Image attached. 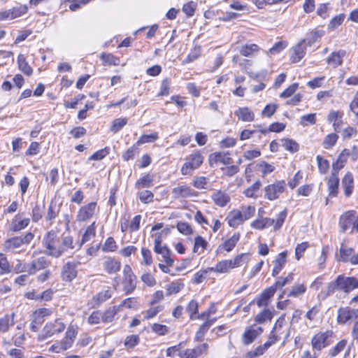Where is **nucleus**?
Here are the masks:
<instances>
[{"mask_svg": "<svg viewBox=\"0 0 358 358\" xmlns=\"http://www.w3.org/2000/svg\"><path fill=\"white\" fill-rule=\"evenodd\" d=\"M282 146L290 152H296L299 150V144L293 139H282Z\"/></svg>", "mask_w": 358, "mask_h": 358, "instance_id": "49", "label": "nucleus"}, {"mask_svg": "<svg viewBox=\"0 0 358 358\" xmlns=\"http://www.w3.org/2000/svg\"><path fill=\"white\" fill-rule=\"evenodd\" d=\"M275 291L273 287H269L264 289L262 294L257 297L251 303H256L259 308L266 307L269 302L271 298L274 295Z\"/></svg>", "mask_w": 358, "mask_h": 358, "instance_id": "15", "label": "nucleus"}, {"mask_svg": "<svg viewBox=\"0 0 358 358\" xmlns=\"http://www.w3.org/2000/svg\"><path fill=\"white\" fill-rule=\"evenodd\" d=\"M138 307V303L135 298H128L118 306L117 311L124 312L127 310H136Z\"/></svg>", "mask_w": 358, "mask_h": 358, "instance_id": "30", "label": "nucleus"}, {"mask_svg": "<svg viewBox=\"0 0 358 358\" xmlns=\"http://www.w3.org/2000/svg\"><path fill=\"white\" fill-rule=\"evenodd\" d=\"M355 214V211L348 210L341 216L339 224L343 232H345L351 226L353 227Z\"/></svg>", "mask_w": 358, "mask_h": 358, "instance_id": "18", "label": "nucleus"}, {"mask_svg": "<svg viewBox=\"0 0 358 358\" xmlns=\"http://www.w3.org/2000/svg\"><path fill=\"white\" fill-rule=\"evenodd\" d=\"M210 160H213L215 163H221L224 165L231 164L233 159L229 157V152H218L210 155Z\"/></svg>", "mask_w": 358, "mask_h": 358, "instance_id": "32", "label": "nucleus"}, {"mask_svg": "<svg viewBox=\"0 0 358 358\" xmlns=\"http://www.w3.org/2000/svg\"><path fill=\"white\" fill-rule=\"evenodd\" d=\"M59 213V208L52 203L48 206L47 215L45 216L46 221L49 222V225H52L53 220L57 217Z\"/></svg>", "mask_w": 358, "mask_h": 358, "instance_id": "53", "label": "nucleus"}, {"mask_svg": "<svg viewBox=\"0 0 358 358\" xmlns=\"http://www.w3.org/2000/svg\"><path fill=\"white\" fill-rule=\"evenodd\" d=\"M78 333V327L76 324H71L65 333L62 340L69 346L72 347Z\"/></svg>", "mask_w": 358, "mask_h": 358, "instance_id": "24", "label": "nucleus"}, {"mask_svg": "<svg viewBox=\"0 0 358 358\" xmlns=\"http://www.w3.org/2000/svg\"><path fill=\"white\" fill-rule=\"evenodd\" d=\"M281 332H278V331L271 330L268 336L267 341L262 344L264 348L268 350V349L271 347L273 345L275 344L280 340V334Z\"/></svg>", "mask_w": 358, "mask_h": 358, "instance_id": "40", "label": "nucleus"}, {"mask_svg": "<svg viewBox=\"0 0 358 358\" xmlns=\"http://www.w3.org/2000/svg\"><path fill=\"white\" fill-rule=\"evenodd\" d=\"M287 252L283 251L278 254L275 259L273 261L274 267L272 271V275L277 276L281 270L284 268L287 262Z\"/></svg>", "mask_w": 358, "mask_h": 358, "instance_id": "21", "label": "nucleus"}, {"mask_svg": "<svg viewBox=\"0 0 358 358\" xmlns=\"http://www.w3.org/2000/svg\"><path fill=\"white\" fill-rule=\"evenodd\" d=\"M348 341L346 339H342L338 341L335 346L331 348L329 351V356L330 357H334L341 353L346 347Z\"/></svg>", "mask_w": 358, "mask_h": 358, "instance_id": "44", "label": "nucleus"}, {"mask_svg": "<svg viewBox=\"0 0 358 358\" xmlns=\"http://www.w3.org/2000/svg\"><path fill=\"white\" fill-rule=\"evenodd\" d=\"M15 315H5L0 318V333L8 331L10 327L14 325Z\"/></svg>", "mask_w": 358, "mask_h": 358, "instance_id": "36", "label": "nucleus"}, {"mask_svg": "<svg viewBox=\"0 0 358 358\" xmlns=\"http://www.w3.org/2000/svg\"><path fill=\"white\" fill-rule=\"evenodd\" d=\"M350 110L354 114L355 121L358 125V90L350 103Z\"/></svg>", "mask_w": 358, "mask_h": 358, "instance_id": "62", "label": "nucleus"}, {"mask_svg": "<svg viewBox=\"0 0 358 358\" xmlns=\"http://www.w3.org/2000/svg\"><path fill=\"white\" fill-rule=\"evenodd\" d=\"M110 151V148L109 147H105L103 149H101L96 152H95L93 155H92L89 158V161H99L105 158Z\"/></svg>", "mask_w": 358, "mask_h": 358, "instance_id": "54", "label": "nucleus"}, {"mask_svg": "<svg viewBox=\"0 0 358 358\" xmlns=\"http://www.w3.org/2000/svg\"><path fill=\"white\" fill-rule=\"evenodd\" d=\"M358 288V279L354 276L348 277L344 275H339L336 278L329 282L326 290L320 292L322 298H326L335 293L336 291H342L346 294Z\"/></svg>", "mask_w": 358, "mask_h": 358, "instance_id": "1", "label": "nucleus"}, {"mask_svg": "<svg viewBox=\"0 0 358 358\" xmlns=\"http://www.w3.org/2000/svg\"><path fill=\"white\" fill-rule=\"evenodd\" d=\"M9 10L13 20L25 14L27 12L28 7L26 5H20Z\"/></svg>", "mask_w": 358, "mask_h": 358, "instance_id": "57", "label": "nucleus"}, {"mask_svg": "<svg viewBox=\"0 0 358 358\" xmlns=\"http://www.w3.org/2000/svg\"><path fill=\"white\" fill-rule=\"evenodd\" d=\"M78 264L73 262H66L62 267L61 277L66 282L72 281L77 275Z\"/></svg>", "mask_w": 358, "mask_h": 358, "instance_id": "12", "label": "nucleus"}, {"mask_svg": "<svg viewBox=\"0 0 358 358\" xmlns=\"http://www.w3.org/2000/svg\"><path fill=\"white\" fill-rule=\"evenodd\" d=\"M268 133L267 129H244L241 131L240 134V139L241 141H245L252 138L257 135L258 138H261L262 134L265 135Z\"/></svg>", "mask_w": 358, "mask_h": 358, "instance_id": "34", "label": "nucleus"}, {"mask_svg": "<svg viewBox=\"0 0 358 358\" xmlns=\"http://www.w3.org/2000/svg\"><path fill=\"white\" fill-rule=\"evenodd\" d=\"M349 155V151L344 150L338 156L337 160L333 163L331 173H335L338 176V172L342 169L345 162H347V157Z\"/></svg>", "mask_w": 358, "mask_h": 358, "instance_id": "28", "label": "nucleus"}, {"mask_svg": "<svg viewBox=\"0 0 358 358\" xmlns=\"http://www.w3.org/2000/svg\"><path fill=\"white\" fill-rule=\"evenodd\" d=\"M127 118H117L113 122L110 130L113 133H117L120 131L127 124Z\"/></svg>", "mask_w": 358, "mask_h": 358, "instance_id": "63", "label": "nucleus"}, {"mask_svg": "<svg viewBox=\"0 0 358 358\" xmlns=\"http://www.w3.org/2000/svg\"><path fill=\"white\" fill-rule=\"evenodd\" d=\"M285 187L286 183L284 180H278L273 184L267 185L264 188L265 198L270 201L277 199L280 194L285 191Z\"/></svg>", "mask_w": 358, "mask_h": 358, "instance_id": "8", "label": "nucleus"}, {"mask_svg": "<svg viewBox=\"0 0 358 358\" xmlns=\"http://www.w3.org/2000/svg\"><path fill=\"white\" fill-rule=\"evenodd\" d=\"M75 248L73 245V239L71 236H62V241L58 244L57 251L59 253V257H61L64 252L68 251L69 249H73Z\"/></svg>", "mask_w": 358, "mask_h": 358, "instance_id": "23", "label": "nucleus"}, {"mask_svg": "<svg viewBox=\"0 0 358 358\" xmlns=\"http://www.w3.org/2000/svg\"><path fill=\"white\" fill-rule=\"evenodd\" d=\"M288 43L286 41H280L276 42L270 49L269 53L271 55H276L287 48Z\"/></svg>", "mask_w": 358, "mask_h": 358, "instance_id": "64", "label": "nucleus"}, {"mask_svg": "<svg viewBox=\"0 0 358 358\" xmlns=\"http://www.w3.org/2000/svg\"><path fill=\"white\" fill-rule=\"evenodd\" d=\"M209 345L207 343L198 345L193 348H186L179 353L180 358H199L203 355H207Z\"/></svg>", "mask_w": 358, "mask_h": 358, "instance_id": "9", "label": "nucleus"}, {"mask_svg": "<svg viewBox=\"0 0 358 358\" xmlns=\"http://www.w3.org/2000/svg\"><path fill=\"white\" fill-rule=\"evenodd\" d=\"M69 347L62 339L60 341H56L53 343L48 349L49 352L54 353H61L69 349Z\"/></svg>", "mask_w": 358, "mask_h": 358, "instance_id": "43", "label": "nucleus"}, {"mask_svg": "<svg viewBox=\"0 0 358 358\" xmlns=\"http://www.w3.org/2000/svg\"><path fill=\"white\" fill-rule=\"evenodd\" d=\"M214 203L220 207H224L230 201V196L222 190H216L211 196Z\"/></svg>", "mask_w": 358, "mask_h": 358, "instance_id": "22", "label": "nucleus"}, {"mask_svg": "<svg viewBox=\"0 0 358 358\" xmlns=\"http://www.w3.org/2000/svg\"><path fill=\"white\" fill-rule=\"evenodd\" d=\"M259 50V47L256 44H246L241 47L240 53L244 57L252 56L255 52H258Z\"/></svg>", "mask_w": 358, "mask_h": 358, "instance_id": "52", "label": "nucleus"}, {"mask_svg": "<svg viewBox=\"0 0 358 358\" xmlns=\"http://www.w3.org/2000/svg\"><path fill=\"white\" fill-rule=\"evenodd\" d=\"M306 286L304 284H296L292 286L291 290L287 294L288 297H298L304 294Z\"/></svg>", "mask_w": 358, "mask_h": 358, "instance_id": "48", "label": "nucleus"}, {"mask_svg": "<svg viewBox=\"0 0 358 358\" xmlns=\"http://www.w3.org/2000/svg\"><path fill=\"white\" fill-rule=\"evenodd\" d=\"M184 287V284L179 282H172L167 285L166 295H172L178 293Z\"/></svg>", "mask_w": 358, "mask_h": 358, "instance_id": "58", "label": "nucleus"}, {"mask_svg": "<svg viewBox=\"0 0 358 358\" xmlns=\"http://www.w3.org/2000/svg\"><path fill=\"white\" fill-rule=\"evenodd\" d=\"M234 113L239 120L244 122H252L255 120L254 113L248 107L239 108Z\"/></svg>", "mask_w": 358, "mask_h": 358, "instance_id": "31", "label": "nucleus"}, {"mask_svg": "<svg viewBox=\"0 0 358 358\" xmlns=\"http://www.w3.org/2000/svg\"><path fill=\"white\" fill-rule=\"evenodd\" d=\"M231 260V266L232 268L241 266L243 263H246L250 260V255L248 253H242L237 255Z\"/></svg>", "mask_w": 358, "mask_h": 358, "instance_id": "51", "label": "nucleus"}, {"mask_svg": "<svg viewBox=\"0 0 358 358\" xmlns=\"http://www.w3.org/2000/svg\"><path fill=\"white\" fill-rule=\"evenodd\" d=\"M244 221L249 220L255 213V207L253 206H241L239 210Z\"/></svg>", "mask_w": 358, "mask_h": 358, "instance_id": "60", "label": "nucleus"}, {"mask_svg": "<svg viewBox=\"0 0 358 358\" xmlns=\"http://www.w3.org/2000/svg\"><path fill=\"white\" fill-rule=\"evenodd\" d=\"M294 280V273H289L287 277L282 278L280 277L277 279L275 282L271 286L273 288L274 291L275 292L278 289H281L284 286H285L287 284L290 283Z\"/></svg>", "mask_w": 358, "mask_h": 358, "instance_id": "41", "label": "nucleus"}, {"mask_svg": "<svg viewBox=\"0 0 358 358\" xmlns=\"http://www.w3.org/2000/svg\"><path fill=\"white\" fill-rule=\"evenodd\" d=\"M231 260L225 259L217 263L215 267H208L210 271L217 273H227L229 269L232 268L231 266Z\"/></svg>", "mask_w": 358, "mask_h": 358, "instance_id": "38", "label": "nucleus"}, {"mask_svg": "<svg viewBox=\"0 0 358 358\" xmlns=\"http://www.w3.org/2000/svg\"><path fill=\"white\" fill-rule=\"evenodd\" d=\"M342 187L345 196H350L354 189V179L350 172H348L342 179Z\"/></svg>", "mask_w": 358, "mask_h": 358, "instance_id": "25", "label": "nucleus"}, {"mask_svg": "<svg viewBox=\"0 0 358 358\" xmlns=\"http://www.w3.org/2000/svg\"><path fill=\"white\" fill-rule=\"evenodd\" d=\"M34 235L31 232L27 233L23 236H15L6 240L3 243L5 251L13 250L23 245H28L34 239Z\"/></svg>", "mask_w": 358, "mask_h": 358, "instance_id": "4", "label": "nucleus"}, {"mask_svg": "<svg viewBox=\"0 0 358 358\" xmlns=\"http://www.w3.org/2000/svg\"><path fill=\"white\" fill-rule=\"evenodd\" d=\"M17 64L19 69L25 75L29 76L32 74L33 69L26 60L25 57L20 54L17 57Z\"/></svg>", "mask_w": 358, "mask_h": 358, "instance_id": "39", "label": "nucleus"}, {"mask_svg": "<svg viewBox=\"0 0 358 358\" xmlns=\"http://www.w3.org/2000/svg\"><path fill=\"white\" fill-rule=\"evenodd\" d=\"M267 350L264 348L262 345H259L254 349L247 352L244 355L245 358H257L265 354Z\"/></svg>", "mask_w": 358, "mask_h": 358, "instance_id": "47", "label": "nucleus"}, {"mask_svg": "<svg viewBox=\"0 0 358 358\" xmlns=\"http://www.w3.org/2000/svg\"><path fill=\"white\" fill-rule=\"evenodd\" d=\"M12 271V267L3 253H0V275L10 273Z\"/></svg>", "mask_w": 358, "mask_h": 358, "instance_id": "45", "label": "nucleus"}, {"mask_svg": "<svg viewBox=\"0 0 358 358\" xmlns=\"http://www.w3.org/2000/svg\"><path fill=\"white\" fill-rule=\"evenodd\" d=\"M240 236L241 235L238 232L234 234L231 238L226 240L219 248L224 249L227 252L231 251L238 242Z\"/></svg>", "mask_w": 358, "mask_h": 358, "instance_id": "35", "label": "nucleus"}, {"mask_svg": "<svg viewBox=\"0 0 358 358\" xmlns=\"http://www.w3.org/2000/svg\"><path fill=\"white\" fill-rule=\"evenodd\" d=\"M103 270L108 274L117 273L121 268V262L116 258L106 257L103 262Z\"/></svg>", "mask_w": 358, "mask_h": 358, "instance_id": "14", "label": "nucleus"}, {"mask_svg": "<svg viewBox=\"0 0 358 358\" xmlns=\"http://www.w3.org/2000/svg\"><path fill=\"white\" fill-rule=\"evenodd\" d=\"M96 208L97 204L96 202H90L83 206L78 212L76 220L78 222H86L89 220L94 215Z\"/></svg>", "mask_w": 358, "mask_h": 358, "instance_id": "10", "label": "nucleus"}, {"mask_svg": "<svg viewBox=\"0 0 358 358\" xmlns=\"http://www.w3.org/2000/svg\"><path fill=\"white\" fill-rule=\"evenodd\" d=\"M345 51L341 50L338 52H332L327 58V63L336 68L340 66L343 62V58L345 56Z\"/></svg>", "mask_w": 358, "mask_h": 358, "instance_id": "29", "label": "nucleus"}, {"mask_svg": "<svg viewBox=\"0 0 358 358\" xmlns=\"http://www.w3.org/2000/svg\"><path fill=\"white\" fill-rule=\"evenodd\" d=\"M228 224L233 228H236L241 224L244 220L239 210H234L229 213L227 217Z\"/></svg>", "mask_w": 358, "mask_h": 358, "instance_id": "26", "label": "nucleus"}, {"mask_svg": "<svg viewBox=\"0 0 358 358\" xmlns=\"http://www.w3.org/2000/svg\"><path fill=\"white\" fill-rule=\"evenodd\" d=\"M257 166L259 170L261 171L262 177H265L275 170L274 166L264 161L260 162L259 164H257Z\"/></svg>", "mask_w": 358, "mask_h": 358, "instance_id": "56", "label": "nucleus"}, {"mask_svg": "<svg viewBox=\"0 0 358 358\" xmlns=\"http://www.w3.org/2000/svg\"><path fill=\"white\" fill-rule=\"evenodd\" d=\"M110 291L106 290L104 292H101L92 299V300L88 303V306L90 308H94L96 306H98L101 303L110 298Z\"/></svg>", "mask_w": 358, "mask_h": 358, "instance_id": "33", "label": "nucleus"}, {"mask_svg": "<svg viewBox=\"0 0 358 358\" xmlns=\"http://www.w3.org/2000/svg\"><path fill=\"white\" fill-rule=\"evenodd\" d=\"M43 245L46 249V254L55 258L59 257V252L57 248L59 244L57 234L54 230L48 231L43 237L42 241Z\"/></svg>", "mask_w": 358, "mask_h": 358, "instance_id": "2", "label": "nucleus"}, {"mask_svg": "<svg viewBox=\"0 0 358 358\" xmlns=\"http://www.w3.org/2000/svg\"><path fill=\"white\" fill-rule=\"evenodd\" d=\"M96 234V222H92L89 225L83 235L81 245L89 241Z\"/></svg>", "mask_w": 358, "mask_h": 358, "instance_id": "46", "label": "nucleus"}, {"mask_svg": "<svg viewBox=\"0 0 358 358\" xmlns=\"http://www.w3.org/2000/svg\"><path fill=\"white\" fill-rule=\"evenodd\" d=\"M136 277L129 265H125L123 269V289L127 294L132 293L136 287Z\"/></svg>", "mask_w": 358, "mask_h": 358, "instance_id": "6", "label": "nucleus"}, {"mask_svg": "<svg viewBox=\"0 0 358 358\" xmlns=\"http://www.w3.org/2000/svg\"><path fill=\"white\" fill-rule=\"evenodd\" d=\"M263 331V328L257 326L256 324L247 327L241 337L242 343L245 345L252 344Z\"/></svg>", "mask_w": 358, "mask_h": 358, "instance_id": "7", "label": "nucleus"}, {"mask_svg": "<svg viewBox=\"0 0 358 358\" xmlns=\"http://www.w3.org/2000/svg\"><path fill=\"white\" fill-rule=\"evenodd\" d=\"M203 159V156L198 151L191 154L187 157V161L182 166V174L184 176L188 175L192 171L198 169L202 164Z\"/></svg>", "mask_w": 358, "mask_h": 358, "instance_id": "5", "label": "nucleus"}, {"mask_svg": "<svg viewBox=\"0 0 358 358\" xmlns=\"http://www.w3.org/2000/svg\"><path fill=\"white\" fill-rule=\"evenodd\" d=\"M113 316L114 315H101V317H100L99 315H90L88 322L91 324H99L101 321L108 322L113 320Z\"/></svg>", "mask_w": 358, "mask_h": 358, "instance_id": "42", "label": "nucleus"}, {"mask_svg": "<svg viewBox=\"0 0 358 358\" xmlns=\"http://www.w3.org/2000/svg\"><path fill=\"white\" fill-rule=\"evenodd\" d=\"M216 321V318L209 319L207 318L205 322L200 326L199 329L196 331L194 336V341L201 342L204 339L205 334L208 331L210 327Z\"/></svg>", "mask_w": 358, "mask_h": 358, "instance_id": "20", "label": "nucleus"}, {"mask_svg": "<svg viewBox=\"0 0 358 358\" xmlns=\"http://www.w3.org/2000/svg\"><path fill=\"white\" fill-rule=\"evenodd\" d=\"M327 185L329 195L332 197L336 196L338 195L339 186L338 176L335 173H331L328 180Z\"/></svg>", "mask_w": 358, "mask_h": 358, "instance_id": "27", "label": "nucleus"}, {"mask_svg": "<svg viewBox=\"0 0 358 358\" xmlns=\"http://www.w3.org/2000/svg\"><path fill=\"white\" fill-rule=\"evenodd\" d=\"M306 40L303 39L292 48L290 55V60L292 63H298L306 55Z\"/></svg>", "mask_w": 358, "mask_h": 358, "instance_id": "13", "label": "nucleus"}, {"mask_svg": "<svg viewBox=\"0 0 358 358\" xmlns=\"http://www.w3.org/2000/svg\"><path fill=\"white\" fill-rule=\"evenodd\" d=\"M141 341L139 335L138 334H130L125 337L124 341V346L127 350H133L136 348Z\"/></svg>", "mask_w": 358, "mask_h": 358, "instance_id": "37", "label": "nucleus"}, {"mask_svg": "<svg viewBox=\"0 0 358 358\" xmlns=\"http://www.w3.org/2000/svg\"><path fill=\"white\" fill-rule=\"evenodd\" d=\"M172 194L175 199L189 198L197 196L196 192L187 185H180L173 188Z\"/></svg>", "mask_w": 358, "mask_h": 358, "instance_id": "16", "label": "nucleus"}, {"mask_svg": "<svg viewBox=\"0 0 358 358\" xmlns=\"http://www.w3.org/2000/svg\"><path fill=\"white\" fill-rule=\"evenodd\" d=\"M332 331H319L311 338V346L313 350L321 351L322 349L329 345V338L332 337Z\"/></svg>", "mask_w": 358, "mask_h": 358, "instance_id": "3", "label": "nucleus"}, {"mask_svg": "<svg viewBox=\"0 0 358 358\" xmlns=\"http://www.w3.org/2000/svg\"><path fill=\"white\" fill-rule=\"evenodd\" d=\"M45 315H37L34 317L30 324V329L33 331H37L44 322V316Z\"/></svg>", "mask_w": 358, "mask_h": 358, "instance_id": "61", "label": "nucleus"}, {"mask_svg": "<svg viewBox=\"0 0 358 358\" xmlns=\"http://www.w3.org/2000/svg\"><path fill=\"white\" fill-rule=\"evenodd\" d=\"M152 177L150 174H145L136 181L135 187L138 189L149 187L152 185Z\"/></svg>", "mask_w": 358, "mask_h": 358, "instance_id": "50", "label": "nucleus"}, {"mask_svg": "<svg viewBox=\"0 0 358 358\" xmlns=\"http://www.w3.org/2000/svg\"><path fill=\"white\" fill-rule=\"evenodd\" d=\"M262 182L257 180L252 186L249 187L244 191V194L248 198L257 197L256 192L260 189Z\"/></svg>", "mask_w": 358, "mask_h": 358, "instance_id": "59", "label": "nucleus"}, {"mask_svg": "<svg viewBox=\"0 0 358 358\" xmlns=\"http://www.w3.org/2000/svg\"><path fill=\"white\" fill-rule=\"evenodd\" d=\"M318 169L321 174H325L328 172L329 169V162L327 159H324L322 156L317 155L316 157Z\"/></svg>", "mask_w": 358, "mask_h": 358, "instance_id": "55", "label": "nucleus"}, {"mask_svg": "<svg viewBox=\"0 0 358 358\" xmlns=\"http://www.w3.org/2000/svg\"><path fill=\"white\" fill-rule=\"evenodd\" d=\"M65 328L66 324L59 318L53 322L47 323L43 328V331L45 337H50L54 334L62 332Z\"/></svg>", "mask_w": 358, "mask_h": 358, "instance_id": "11", "label": "nucleus"}, {"mask_svg": "<svg viewBox=\"0 0 358 358\" xmlns=\"http://www.w3.org/2000/svg\"><path fill=\"white\" fill-rule=\"evenodd\" d=\"M354 252V249L342 243L339 249V254H336L335 257L338 262H350Z\"/></svg>", "mask_w": 358, "mask_h": 358, "instance_id": "19", "label": "nucleus"}, {"mask_svg": "<svg viewBox=\"0 0 358 358\" xmlns=\"http://www.w3.org/2000/svg\"><path fill=\"white\" fill-rule=\"evenodd\" d=\"M50 264L49 261L45 257H41L34 259L27 270L29 275H34L36 271L47 268Z\"/></svg>", "mask_w": 358, "mask_h": 358, "instance_id": "17", "label": "nucleus"}]
</instances>
